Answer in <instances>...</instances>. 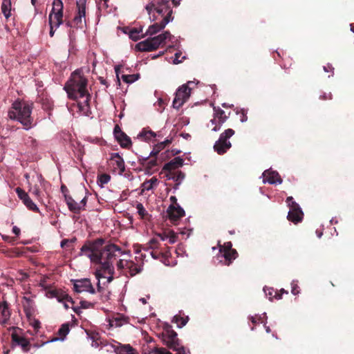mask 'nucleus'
Listing matches in <instances>:
<instances>
[{
    "instance_id": "1",
    "label": "nucleus",
    "mask_w": 354,
    "mask_h": 354,
    "mask_svg": "<svg viewBox=\"0 0 354 354\" xmlns=\"http://www.w3.org/2000/svg\"><path fill=\"white\" fill-rule=\"evenodd\" d=\"M122 254L123 252L118 246L114 244L104 245L103 239L86 241L81 248L80 255L86 256L92 263L100 265V268L95 272L99 292L102 290V279H106L103 284L109 283L113 280V262Z\"/></svg>"
},
{
    "instance_id": "2",
    "label": "nucleus",
    "mask_w": 354,
    "mask_h": 354,
    "mask_svg": "<svg viewBox=\"0 0 354 354\" xmlns=\"http://www.w3.org/2000/svg\"><path fill=\"white\" fill-rule=\"evenodd\" d=\"M145 9L150 21H157L148 27L145 33L146 36L151 37L156 35L172 21V10L168 0H152L146 5Z\"/></svg>"
},
{
    "instance_id": "3",
    "label": "nucleus",
    "mask_w": 354,
    "mask_h": 354,
    "mask_svg": "<svg viewBox=\"0 0 354 354\" xmlns=\"http://www.w3.org/2000/svg\"><path fill=\"white\" fill-rule=\"evenodd\" d=\"M32 104L26 101L15 100L9 109L8 115L10 120L20 122L25 130L30 129L33 124L31 115Z\"/></svg>"
},
{
    "instance_id": "4",
    "label": "nucleus",
    "mask_w": 354,
    "mask_h": 354,
    "mask_svg": "<svg viewBox=\"0 0 354 354\" xmlns=\"http://www.w3.org/2000/svg\"><path fill=\"white\" fill-rule=\"evenodd\" d=\"M86 84V79L78 71H75L66 84L64 89L70 98L76 99L88 93Z\"/></svg>"
},
{
    "instance_id": "5",
    "label": "nucleus",
    "mask_w": 354,
    "mask_h": 354,
    "mask_svg": "<svg viewBox=\"0 0 354 354\" xmlns=\"http://www.w3.org/2000/svg\"><path fill=\"white\" fill-rule=\"evenodd\" d=\"M234 134V131L232 129H227L220 135L218 140L215 142L213 147L218 154H223L231 148L232 144L229 139Z\"/></svg>"
},
{
    "instance_id": "6",
    "label": "nucleus",
    "mask_w": 354,
    "mask_h": 354,
    "mask_svg": "<svg viewBox=\"0 0 354 354\" xmlns=\"http://www.w3.org/2000/svg\"><path fill=\"white\" fill-rule=\"evenodd\" d=\"M232 247L231 242H227L223 245H219V253L217 255V259L220 263L229 266L233 260L236 259L237 252Z\"/></svg>"
},
{
    "instance_id": "7",
    "label": "nucleus",
    "mask_w": 354,
    "mask_h": 354,
    "mask_svg": "<svg viewBox=\"0 0 354 354\" xmlns=\"http://www.w3.org/2000/svg\"><path fill=\"white\" fill-rule=\"evenodd\" d=\"M63 2L62 0H54L53 8L48 16V24L57 29L63 23Z\"/></svg>"
},
{
    "instance_id": "8",
    "label": "nucleus",
    "mask_w": 354,
    "mask_h": 354,
    "mask_svg": "<svg viewBox=\"0 0 354 354\" xmlns=\"http://www.w3.org/2000/svg\"><path fill=\"white\" fill-rule=\"evenodd\" d=\"M286 203L290 208L287 216L288 219L295 224L301 222L303 219L304 213L299 204L293 201L292 196L287 198Z\"/></svg>"
},
{
    "instance_id": "9",
    "label": "nucleus",
    "mask_w": 354,
    "mask_h": 354,
    "mask_svg": "<svg viewBox=\"0 0 354 354\" xmlns=\"http://www.w3.org/2000/svg\"><path fill=\"white\" fill-rule=\"evenodd\" d=\"M190 93L191 88L187 84L180 86L176 92V95L172 102L173 107L176 109H180L189 99Z\"/></svg>"
},
{
    "instance_id": "10",
    "label": "nucleus",
    "mask_w": 354,
    "mask_h": 354,
    "mask_svg": "<svg viewBox=\"0 0 354 354\" xmlns=\"http://www.w3.org/2000/svg\"><path fill=\"white\" fill-rule=\"evenodd\" d=\"M228 117L225 115V111L220 107H214L213 118L210 120L209 126H213L212 131L216 132L221 129L222 125L226 122Z\"/></svg>"
},
{
    "instance_id": "11",
    "label": "nucleus",
    "mask_w": 354,
    "mask_h": 354,
    "mask_svg": "<svg viewBox=\"0 0 354 354\" xmlns=\"http://www.w3.org/2000/svg\"><path fill=\"white\" fill-rule=\"evenodd\" d=\"M136 254L135 261H129L127 268L132 276L136 275L142 270L145 259L146 257V254L142 253L140 250H137Z\"/></svg>"
},
{
    "instance_id": "12",
    "label": "nucleus",
    "mask_w": 354,
    "mask_h": 354,
    "mask_svg": "<svg viewBox=\"0 0 354 354\" xmlns=\"http://www.w3.org/2000/svg\"><path fill=\"white\" fill-rule=\"evenodd\" d=\"M72 281L73 282L74 290L77 292L80 293L86 292L91 294H94L95 292L89 279L84 278L80 279H73Z\"/></svg>"
},
{
    "instance_id": "13",
    "label": "nucleus",
    "mask_w": 354,
    "mask_h": 354,
    "mask_svg": "<svg viewBox=\"0 0 354 354\" xmlns=\"http://www.w3.org/2000/svg\"><path fill=\"white\" fill-rule=\"evenodd\" d=\"M64 199L68 209L74 213H78L81 210L84 209L86 205V196L84 197L79 203L76 202L71 196L64 194Z\"/></svg>"
},
{
    "instance_id": "14",
    "label": "nucleus",
    "mask_w": 354,
    "mask_h": 354,
    "mask_svg": "<svg viewBox=\"0 0 354 354\" xmlns=\"http://www.w3.org/2000/svg\"><path fill=\"white\" fill-rule=\"evenodd\" d=\"M263 183H269L271 185H280L282 183V179L279 173L276 171L267 169L262 174Z\"/></svg>"
},
{
    "instance_id": "15",
    "label": "nucleus",
    "mask_w": 354,
    "mask_h": 354,
    "mask_svg": "<svg viewBox=\"0 0 354 354\" xmlns=\"http://www.w3.org/2000/svg\"><path fill=\"white\" fill-rule=\"evenodd\" d=\"M114 137L123 148H128L131 145V138L124 133L119 126L116 125L113 130Z\"/></svg>"
},
{
    "instance_id": "16",
    "label": "nucleus",
    "mask_w": 354,
    "mask_h": 354,
    "mask_svg": "<svg viewBox=\"0 0 354 354\" xmlns=\"http://www.w3.org/2000/svg\"><path fill=\"white\" fill-rule=\"evenodd\" d=\"M165 342L167 346L170 348L177 351L178 354H187L188 352L185 350L183 346H180L178 343L177 334L175 332H172L168 337L167 339H165Z\"/></svg>"
},
{
    "instance_id": "17",
    "label": "nucleus",
    "mask_w": 354,
    "mask_h": 354,
    "mask_svg": "<svg viewBox=\"0 0 354 354\" xmlns=\"http://www.w3.org/2000/svg\"><path fill=\"white\" fill-rule=\"evenodd\" d=\"M11 338L13 344L21 348L24 352H28L30 350V342L28 339L19 335L17 331L12 333Z\"/></svg>"
},
{
    "instance_id": "18",
    "label": "nucleus",
    "mask_w": 354,
    "mask_h": 354,
    "mask_svg": "<svg viewBox=\"0 0 354 354\" xmlns=\"http://www.w3.org/2000/svg\"><path fill=\"white\" fill-rule=\"evenodd\" d=\"M167 212L170 220L172 221H176L185 215V210L178 204H176V205H170Z\"/></svg>"
},
{
    "instance_id": "19",
    "label": "nucleus",
    "mask_w": 354,
    "mask_h": 354,
    "mask_svg": "<svg viewBox=\"0 0 354 354\" xmlns=\"http://www.w3.org/2000/svg\"><path fill=\"white\" fill-rule=\"evenodd\" d=\"M89 99L88 93L75 99L77 100V106L80 112L86 116H88L90 113Z\"/></svg>"
},
{
    "instance_id": "20",
    "label": "nucleus",
    "mask_w": 354,
    "mask_h": 354,
    "mask_svg": "<svg viewBox=\"0 0 354 354\" xmlns=\"http://www.w3.org/2000/svg\"><path fill=\"white\" fill-rule=\"evenodd\" d=\"M77 15L74 18V22L77 26L82 28L83 23H85V1L80 0L77 2Z\"/></svg>"
},
{
    "instance_id": "21",
    "label": "nucleus",
    "mask_w": 354,
    "mask_h": 354,
    "mask_svg": "<svg viewBox=\"0 0 354 354\" xmlns=\"http://www.w3.org/2000/svg\"><path fill=\"white\" fill-rule=\"evenodd\" d=\"M136 48L140 51H151L158 48L155 42H153L152 36H149V37L145 41L138 43Z\"/></svg>"
},
{
    "instance_id": "22",
    "label": "nucleus",
    "mask_w": 354,
    "mask_h": 354,
    "mask_svg": "<svg viewBox=\"0 0 354 354\" xmlns=\"http://www.w3.org/2000/svg\"><path fill=\"white\" fill-rule=\"evenodd\" d=\"M153 42L158 48L160 45L163 44L167 39H169L172 43H174V39H175L174 36H172L169 31H165L164 32L157 35L152 37Z\"/></svg>"
},
{
    "instance_id": "23",
    "label": "nucleus",
    "mask_w": 354,
    "mask_h": 354,
    "mask_svg": "<svg viewBox=\"0 0 354 354\" xmlns=\"http://www.w3.org/2000/svg\"><path fill=\"white\" fill-rule=\"evenodd\" d=\"M184 165V160L180 156L176 157L163 166V170L171 172L172 170L181 167Z\"/></svg>"
},
{
    "instance_id": "24",
    "label": "nucleus",
    "mask_w": 354,
    "mask_h": 354,
    "mask_svg": "<svg viewBox=\"0 0 354 354\" xmlns=\"http://www.w3.org/2000/svg\"><path fill=\"white\" fill-rule=\"evenodd\" d=\"M68 333H69L68 325L63 324V325H62L61 328L58 330V334L60 337H54L52 339L44 342V344L50 343V342H57V341L63 342V341H64L65 337L68 334Z\"/></svg>"
},
{
    "instance_id": "25",
    "label": "nucleus",
    "mask_w": 354,
    "mask_h": 354,
    "mask_svg": "<svg viewBox=\"0 0 354 354\" xmlns=\"http://www.w3.org/2000/svg\"><path fill=\"white\" fill-rule=\"evenodd\" d=\"M167 177L168 179L176 182L175 189H176L184 180L185 174L181 171H178L176 173H171V171L169 174L167 175Z\"/></svg>"
},
{
    "instance_id": "26",
    "label": "nucleus",
    "mask_w": 354,
    "mask_h": 354,
    "mask_svg": "<svg viewBox=\"0 0 354 354\" xmlns=\"http://www.w3.org/2000/svg\"><path fill=\"white\" fill-rule=\"evenodd\" d=\"M10 313L6 302L0 304V324H4L10 318Z\"/></svg>"
},
{
    "instance_id": "27",
    "label": "nucleus",
    "mask_w": 354,
    "mask_h": 354,
    "mask_svg": "<svg viewBox=\"0 0 354 354\" xmlns=\"http://www.w3.org/2000/svg\"><path fill=\"white\" fill-rule=\"evenodd\" d=\"M111 160L114 162V164L116 165L117 168L121 171L123 172L125 169L124 161L122 157L119 154V153H113L111 155Z\"/></svg>"
},
{
    "instance_id": "28",
    "label": "nucleus",
    "mask_w": 354,
    "mask_h": 354,
    "mask_svg": "<svg viewBox=\"0 0 354 354\" xmlns=\"http://www.w3.org/2000/svg\"><path fill=\"white\" fill-rule=\"evenodd\" d=\"M115 352L116 354H138L136 350L133 348L129 344H119L115 348Z\"/></svg>"
},
{
    "instance_id": "29",
    "label": "nucleus",
    "mask_w": 354,
    "mask_h": 354,
    "mask_svg": "<svg viewBox=\"0 0 354 354\" xmlns=\"http://www.w3.org/2000/svg\"><path fill=\"white\" fill-rule=\"evenodd\" d=\"M263 292L270 301H272L274 298L281 299L282 297V295L276 292L272 288L264 287Z\"/></svg>"
},
{
    "instance_id": "30",
    "label": "nucleus",
    "mask_w": 354,
    "mask_h": 354,
    "mask_svg": "<svg viewBox=\"0 0 354 354\" xmlns=\"http://www.w3.org/2000/svg\"><path fill=\"white\" fill-rule=\"evenodd\" d=\"M127 323V319L122 315H117L114 317L110 322L111 326L120 327Z\"/></svg>"
},
{
    "instance_id": "31",
    "label": "nucleus",
    "mask_w": 354,
    "mask_h": 354,
    "mask_svg": "<svg viewBox=\"0 0 354 354\" xmlns=\"http://www.w3.org/2000/svg\"><path fill=\"white\" fill-rule=\"evenodd\" d=\"M142 33V27H140L139 28H133L130 30L129 32V38L131 39L133 41H138L140 38L144 37L145 35Z\"/></svg>"
},
{
    "instance_id": "32",
    "label": "nucleus",
    "mask_w": 354,
    "mask_h": 354,
    "mask_svg": "<svg viewBox=\"0 0 354 354\" xmlns=\"http://www.w3.org/2000/svg\"><path fill=\"white\" fill-rule=\"evenodd\" d=\"M1 10L6 19L11 15V2L10 0H4L1 5Z\"/></svg>"
},
{
    "instance_id": "33",
    "label": "nucleus",
    "mask_w": 354,
    "mask_h": 354,
    "mask_svg": "<svg viewBox=\"0 0 354 354\" xmlns=\"http://www.w3.org/2000/svg\"><path fill=\"white\" fill-rule=\"evenodd\" d=\"M158 183V180L156 178L153 177L150 178L149 180L145 181L142 184L143 189L149 191L153 189L156 186H157Z\"/></svg>"
},
{
    "instance_id": "34",
    "label": "nucleus",
    "mask_w": 354,
    "mask_h": 354,
    "mask_svg": "<svg viewBox=\"0 0 354 354\" xmlns=\"http://www.w3.org/2000/svg\"><path fill=\"white\" fill-rule=\"evenodd\" d=\"M24 205L30 210L35 212H39V209L37 205L32 201V200L28 196L23 201Z\"/></svg>"
},
{
    "instance_id": "35",
    "label": "nucleus",
    "mask_w": 354,
    "mask_h": 354,
    "mask_svg": "<svg viewBox=\"0 0 354 354\" xmlns=\"http://www.w3.org/2000/svg\"><path fill=\"white\" fill-rule=\"evenodd\" d=\"M188 322V317H180L175 315L172 319V322L176 324L177 327L183 328L186 325Z\"/></svg>"
},
{
    "instance_id": "36",
    "label": "nucleus",
    "mask_w": 354,
    "mask_h": 354,
    "mask_svg": "<svg viewBox=\"0 0 354 354\" xmlns=\"http://www.w3.org/2000/svg\"><path fill=\"white\" fill-rule=\"evenodd\" d=\"M46 297L50 299L56 298L59 302H62V299L61 298L62 295H60L59 292L56 290H47L45 294Z\"/></svg>"
},
{
    "instance_id": "37",
    "label": "nucleus",
    "mask_w": 354,
    "mask_h": 354,
    "mask_svg": "<svg viewBox=\"0 0 354 354\" xmlns=\"http://www.w3.org/2000/svg\"><path fill=\"white\" fill-rule=\"evenodd\" d=\"M156 136V133L151 130H145L143 129L141 132L138 135V138H144L145 141H148L150 140L151 137L155 138Z\"/></svg>"
},
{
    "instance_id": "38",
    "label": "nucleus",
    "mask_w": 354,
    "mask_h": 354,
    "mask_svg": "<svg viewBox=\"0 0 354 354\" xmlns=\"http://www.w3.org/2000/svg\"><path fill=\"white\" fill-rule=\"evenodd\" d=\"M139 74L122 75L121 77L122 80L127 84H132L135 82L139 79Z\"/></svg>"
},
{
    "instance_id": "39",
    "label": "nucleus",
    "mask_w": 354,
    "mask_h": 354,
    "mask_svg": "<svg viewBox=\"0 0 354 354\" xmlns=\"http://www.w3.org/2000/svg\"><path fill=\"white\" fill-rule=\"evenodd\" d=\"M110 180L111 176L109 174H101L97 178V185L101 187H104V185L107 184Z\"/></svg>"
},
{
    "instance_id": "40",
    "label": "nucleus",
    "mask_w": 354,
    "mask_h": 354,
    "mask_svg": "<svg viewBox=\"0 0 354 354\" xmlns=\"http://www.w3.org/2000/svg\"><path fill=\"white\" fill-rule=\"evenodd\" d=\"M235 113L236 115H239V114L241 115L240 121L242 123H244L248 120V116H247L248 110L247 109L236 108Z\"/></svg>"
},
{
    "instance_id": "41",
    "label": "nucleus",
    "mask_w": 354,
    "mask_h": 354,
    "mask_svg": "<svg viewBox=\"0 0 354 354\" xmlns=\"http://www.w3.org/2000/svg\"><path fill=\"white\" fill-rule=\"evenodd\" d=\"M267 319H268V317H267L266 313H263L261 315H256L254 316L250 317V320L253 324H257L260 322H261L262 320Z\"/></svg>"
},
{
    "instance_id": "42",
    "label": "nucleus",
    "mask_w": 354,
    "mask_h": 354,
    "mask_svg": "<svg viewBox=\"0 0 354 354\" xmlns=\"http://www.w3.org/2000/svg\"><path fill=\"white\" fill-rule=\"evenodd\" d=\"M148 354H171V353L165 348L154 347L153 348H151L149 351Z\"/></svg>"
},
{
    "instance_id": "43",
    "label": "nucleus",
    "mask_w": 354,
    "mask_h": 354,
    "mask_svg": "<svg viewBox=\"0 0 354 354\" xmlns=\"http://www.w3.org/2000/svg\"><path fill=\"white\" fill-rule=\"evenodd\" d=\"M186 59V56H182V53L180 51H178L174 55V59H173L174 64H178L181 63L184 59Z\"/></svg>"
},
{
    "instance_id": "44",
    "label": "nucleus",
    "mask_w": 354,
    "mask_h": 354,
    "mask_svg": "<svg viewBox=\"0 0 354 354\" xmlns=\"http://www.w3.org/2000/svg\"><path fill=\"white\" fill-rule=\"evenodd\" d=\"M136 209L138 214L142 217L144 218L145 215L147 214V211L145 208L144 207L143 205L140 203H138L136 204Z\"/></svg>"
},
{
    "instance_id": "45",
    "label": "nucleus",
    "mask_w": 354,
    "mask_h": 354,
    "mask_svg": "<svg viewBox=\"0 0 354 354\" xmlns=\"http://www.w3.org/2000/svg\"><path fill=\"white\" fill-rule=\"evenodd\" d=\"M163 149V142H160L156 145L153 150L150 152L149 156H156L157 155L162 149Z\"/></svg>"
},
{
    "instance_id": "46",
    "label": "nucleus",
    "mask_w": 354,
    "mask_h": 354,
    "mask_svg": "<svg viewBox=\"0 0 354 354\" xmlns=\"http://www.w3.org/2000/svg\"><path fill=\"white\" fill-rule=\"evenodd\" d=\"M15 191H16V193L17 194L18 197L22 201L28 196V194L26 192H24L22 189H21L20 187L16 188Z\"/></svg>"
},
{
    "instance_id": "47",
    "label": "nucleus",
    "mask_w": 354,
    "mask_h": 354,
    "mask_svg": "<svg viewBox=\"0 0 354 354\" xmlns=\"http://www.w3.org/2000/svg\"><path fill=\"white\" fill-rule=\"evenodd\" d=\"M291 292L292 295H296L299 293V287L297 286V281L293 280L291 283Z\"/></svg>"
},
{
    "instance_id": "48",
    "label": "nucleus",
    "mask_w": 354,
    "mask_h": 354,
    "mask_svg": "<svg viewBox=\"0 0 354 354\" xmlns=\"http://www.w3.org/2000/svg\"><path fill=\"white\" fill-rule=\"evenodd\" d=\"M24 300L25 301L26 304H24V307L26 308V306H28L30 308H32L34 302H33V297H24Z\"/></svg>"
},
{
    "instance_id": "49",
    "label": "nucleus",
    "mask_w": 354,
    "mask_h": 354,
    "mask_svg": "<svg viewBox=\"0 0 354 354\" xmlns=\"http://www.w3.org/2000/svg\"><path fill=\"white\" fill-rule=\"evenodd\" d=\"M62 299V301L61 303H62L64 304V306L66 309H68L69 308V306L68 305L66 304V301H70L71 303H73V301L71 299V298H69L68 297V295H62V297H61Z\"/></svg>"
},
{
    "instance_id": "50",
    "label": "nucleus",
    "mask_w": 354,
    "mask_h": 354,
    "mask_svg": "<svg viewBox=\"0 0 354 354\" xmlns=\"http://www.w3.org/2000/svg\"><path fill=\"white\" fill-rule=\"evenodd\" d=\"M129 261L124 259H120L117 261V267L120 269L124 268V267L128 268Z\"/></svg>"
},
{
    "instance_id": "51",
    "label": "nucleus",
    "mask_w": 354,
    "mask_h": 354,
    "mask_svg": "<svg viewBox=\"0 0 354 354\" xmlns=\"http://www.w3.org/2000/svg\"><path fill=\"white\" fill-rule=\"evenodd\" d=\"M121 68H122L121 65H116L114 67V70H115V75H116V77H117V80H118V82L119 84L120 82V77H119V74L120 73Z\"/></svg>"
},
{
    "instance_id": "52",
    "label": "nucleus",
    "mask_w": 354,
    "mask_h": 354,
    "mask_svg": "<svg viewBox=\"0 0 354 354\" xmlns=\"http://www.w3.org/2000/svg\"><path fill=\"white\" fill-rule=\"evenodd\" d=\"M324 71L326 72V73H328V72H332L333 73V67L332 66V65L330 64H327V66H324Z\"/></svg>"
},
{
    "instance_id": "53",
    "label": "nucleus",
    "mask_w": 354,
    "mask_h": 354,
    "mask_svg": "<svg viewBox=\"0 0 354 354\" xmlns=\"http://www.w3.org/2000/svg\"><path fill=\"white\" fill-rule=\"evenodd\" d=\"M32 194L35 195L37 198H40V191L38 187H35L32 191Z\"/></svg>"
},
{
    "instance_id": "54",
    "label": "nucleus",
    "mask_w": 354,
    "mask_h": 354,
    "mask_svg": "<svg viewBox=\"0 0 354 354\" xmlns=\"http://www.w3.org/2000/svg\"><path fill=\"white\" fill-rule=\"evenodd\" d=\"M261 323L263 324L264 328L266 330V332L267 333H270L271 332L270 328L266 325L267 324V319H263L261 321Z\"/></svg>"
},
{
    "instance_id": "55",
    "label": "nucleus",
    "mask_w": 354,
    "mask_h": 354,
    "mask_svg": "<svg viewBox=\"0 0 354 354\" xmlns=\"http://www.w3.org/2000/svg\"><path fill=\"white\" fill-rule=\"evenodd\" d=\"M50 26V32H49V35L50 36L52 37L54 36L55 35V30L57 29H55V26H53V25H49Z\"/></svg>"
},
{
    "instance_id": "56",
    "label": "nucleus",
    "mask_w": 354,
    "mask_h": 354,
    "mask_svg": "<svg viewBox=\"0 0 354 354\" xmlns=\"http://www.w3.org/2000/svg\"><path fill=\"white\" fill-rule=\"evenodd\" d=\"M20 229L17 227V226H13L12 227V232L16 235V236H19V234H20Z\"/></svg>"
},
{
    "instance_id": "57",
    "label": "nucleus",
    "mask_w": 354,
    "mask_h": 354,
    "mask_svg": "<svg viewBox=\"0 0 354 354\" xmlns=\"http://www.w3.org/2000/svg\"><path fill=\"white\" fill-rule=\"evenodd\" d=\"M331 93L326 94L324 93L323 95L320 96V99L322 100H327V99H331Z\"/></svg>"
},
{
    "instance_id": "58",
    "label": "nucleus",
    "mask_w": 354,
    "mask_h": 354,
    "mask_svg": "<svg viewBox=\"0 0 354 354\" xmlns=\"http://www.w3.org/2000/svg\"><path fill=\"white\" fill-rule=\"evenodd\" d=\"M68 243H69V239H64L61 241L60 246L64 248L67 245Z\"/></svg>"
},
{
    "instance_id": "59",
    "label": "nucleus",
    "mask_w": 354,
    "mask_h": 354,
    "mask_svg": "<svg viewBox=\"0 0 354 354\" xmlns=\"http://www.w3.org/2000/svg\"><path fill=\"white\" fill-rule=\"evenodd\" d=\"M61 192H62V194L64 195L65 194H67V192H68V189L66 188V187L64 185H62L61 186Z\"/></svg>"
},
{
    "instance_id": "60",
    "label": "nucleus",
    "mask_w": 354,
    "mask_h": 354,
    "mask_svg": "<svg viewBox=\"0 0 354 354\" xmlns=\"http://www.w3.org/2000/svg\"><path fill=\"white\" fill-rule=\"evenodd\" d=\"M170 201L172 202V205H176L177 203V198H176V196H170Z\"/></svg>"
},
{
    "instance_id": "61",
    "label": "nucleus",
    "mask_w": 354,
    "mask_h": 354,
    "mask_svg": "<svg viewBox=\"0 0 354 354\" xmlns=\"http://www.w3.org/2000/svg\"><path fill=\"white\" fill-rule=\"evenodd\" d=\"M33 327L37 329L40 327V322L39 321H35L33 323Z\"/></svg>"
},
{
    "instance_id": "62",
    "label": "nucleus",
    "mask_w": 354,
    "mask_h": 354,
    "mask_svg": "<svg viewBox=\"0 0 354 354\" xmlns=\"http://www.w3.org/2000/svg\"><path fill=\"white\" fill-rule=\"evenodd\" d=\"M169 239V242L170 243H174L176 242V239H175V236H168V239Z\"/></svg>"
},
{
    "instance_id": "63",
    "label": "nucleus",
    "mask_w": 354,
    "mask_h": 354,
    "mask_svg": "<svg viewBox=\"0 0 354 354\" xmlns=\"http://www.w3.org/2000/svg\"><path fill=\"white\" fill-rule=\"evenodd\" d=\"M39 286H41L44 290L47 289V286H46L44 281H41L39 282Z\"/></svg>"
},
{
    "instance_id": "64",
    "label": "nucleus",
    "mask_w": 354,
    "mask_h": 354,
    "mask_svg": "<svg viewBox=\"0 0 354 354\" xmlns=\"http://www.w3.org/2000/svg\"><path fill=\"white\" fill-rule=\"evenodd\" d=\"M171 1L175 6H178L180 5L181 0H171Z\"/></svg>"
}]
</instances>
